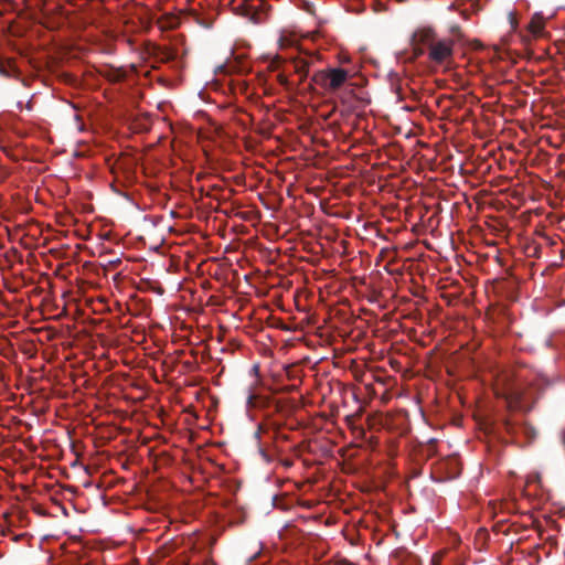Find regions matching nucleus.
I'll use <instances>...</instances> for the list:
<instances>
[{
    "mask_svg": "<svg viewBox=\"0 0 565 565\" xmlns=\"http://www.w3.org/2000/svg\"><path fill=\"white\" fill-rule=\"evenodd\" d=\"M413 43L417 54H422L423 50L418 47L423 44L428 47L429 60L434 63L444 65L448 64L452 57L454 42L450 39H437L429 29H422L414 33Z\"/></svg>",
    "mask_w": 565,
    "mask_h": 565,
    "instance_id": "f257e3e1",
    "label": "nucleus"
},
{
    "mask_svg": "<svg viewBox=\"0 0 565 565\" xmlns=\"http://www.w3.org/2000/svg\"><path fill=\"white\" fill-rule=\"evenodd\" d=\"M508 19H509V23H510V26H511V31L512 32H516L518 31V20L515 18L514 13L513 12H509Z\"/></svg>",
    "mask_w": 565,
    "mask_h": 565,
    "instance_id": "423d86ee",
    "label": "nucleus"
},
{
    "mask_svg": "<svg viewBox=\"0 0 565 565\" xmlns=\"http://www.w3.org/2000/svg\"><path fill=\"white\" fill-rule=\"evenodd\" d=\"M295 44V39L286 33H281L278 40V46L279 49L284 50L287 47H290Z\"/></svg>",
    "mask_w": 565,
    "mask_h": 565,
    "instance_id": "39448f33",
    "label": "nucleus"
},
{
    "mask_svg": "<svg viewBox=\"0 0 565 565\" xmlns=\"http://www.w3.org/2000/svg\"><path fill=\"white\" fill-rule=\"evenodd\" d=\"M507 404L512 409H526L527 403H526V396H523L519 391L514 390L511 391L507 395Z\"/></svg>",
    "mask_w": 565,
    "mask_h": 565,
    "instance_id": "20e7f679",
    "label": "nucleus"
},
{
    "mask_svg": "<svg viewBox=\"0 0 565 565\" xmlns=\"http://www.w3.org/2000/svg\"><path fill=\"white\" fill-rule=\"evenodd\" d=\"M0 74H6V72L0 67Z\"/></svg>",
    "mask_w": 565,
    "mask_h": 565,
    "instance_id": "0eeeda50",
    "label": "nucleus"
},
{
    "mask_svg": "<svg viewBox=\"0 0 565 565\" xmlns=\"http://www.w3.org/2000/svg\"><path fill=\"white\" fill-rule=\"evenodd\" d=\"M546 25L547 19L541 12L534 13L525 28V32L519 33L521 42L529 45L534 40L548 39L550 33L546 31Z\"/></svg>",
    "mask_w": 565,
    "mask_h": 565,
    "instance_id": "7ed1b4c3",
    "label": "nucleus"
},
{
    "mask_svg": "<svg viewBox=\"0 0 565 565\" xmlns=\"http://www.w3.org/2000/svg\"><path fill=\"white\" fill-rule=\"evenodd\" d=\"M350 74L340 67H330L315 74V83L327 93L334 94L349 81Z\"/></svg>",
    "mask_w": 565,
    "mask_h": 565,
    "instance_id": "f03ea898",
    "label": "nucleus"
}]
</instances>
